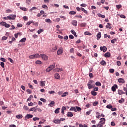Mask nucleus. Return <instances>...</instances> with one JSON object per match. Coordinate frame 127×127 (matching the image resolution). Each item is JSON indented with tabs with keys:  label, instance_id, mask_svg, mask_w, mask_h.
<instances>
[{
	"label": "nucleus",
	"instance_id": "obj_43",
	"mask_svg": "<svg viewBox=\"0 0 127 127\" xmlns=\"http://www.w3.org/2000/svg\"><path fill=\"white\" fill-rule=\"evenodd\" d=\"M46 72H47L48 73H49V72H50V71H52V70L51 69V68H50L49 67V66L46 69Z\"/></svg>",
	"mask_w": 127,
	"mask_h": 127
},
{
	"label": "nucleus",
	"instance_id": "obj_1",
	"mask_svg": "<svg viewBox=\"0 0 127 127\" xmlns=\"http://www.w3.org/2000/svg\"><path fill=\"white\" fill-rule=\"evenodd\" d=\"M94 83V80H89V82L87 84V87L88 89H92L94 88V86L92 85V84Z\"/></svg>",
	"mask_w": 127,
	"mask_h": 127
},
{
	"label": "nucleus",
	"instance_id": "obj_63",
	"mask_svg": "<svg viewBox=\"0 0 127 127\" xmlns=\"http://www.w3.org/2000/svg\"><path fill=\"white\" fill-rule=\"evenodd\" d=\"M91 114V111H89L86 112V116H89Z\"/></svg>",
	"mask_w": 127,
	"mask_h": 127
},
{
	"label": "nucleus",
	"instance_id": "obj_12",
	"mask_svg": "<svg viewBox=\"0 0 127 127\" xmlns=\"http://www.w3.org/2000/svg\"><path fill=\"white\" fill-rule=\"evenodd\" d=\"M66 116L69 118H72V117H73V113L70 112H68L66 114Z\"/></svg>",
	"mask_w": 127,
	"mask_h": 127
},
{
	"label": "nucleus",
	"instance_id": "obj_41",
	"mask_svg": "<svg viewBox=\"0 0 127 127\" xmlns=\"http://www.w3.org/2000/svg\"><path fill=\"white\" fill-rule=\"evenodd\" d=\"M84 34L85 35H92V33H91L88 31L85 32Z\"/></svg>",
	"mask_w": 127,
	"mask_h": 127
},
{
	"label": "nucleus",
	"instance_id": "obj_28",
	"mask_svg": "<svg viewBox=\"0 0 127 127\" xmlns=\"http://www.w3.org/2000/svg\"><path fill=\"white\" fill-rule=\"evenodd\" d=\"M53 123L55 124H60V120L58 119L55 120H54Z\"/></svg>",
	"mask_w": 127,
	"mask_h": 127
},
{
	"label": "nucleus",
	"instance_id": "obj_3",
	"mask_svg": "<svg viewBox=\"0 0 127 127\" xmlns=\"http://www.w3.org/2000/svg\"><path fill=\"white\" fill-rule=\"evenodd\" d=\"M64 50L62 47H61L59 48L58 52H57V55H62L63 54Z\"/></svg>",
	"mask_w": 127,
	"mask_h": 127
},
{
	"label": "nucleus",
	"instance_id": "obj_24",
	"mask_svg": "<svg viewBox=\"0 0 127 127\" xmlns=\"http://www.w3.org/2000/svg\"><path fill=\"white\" fill-rule=\"evenodd\" d=\"M77 21L73 20L72 21L71 24H72V25H74V26H77Z\"/></svg>",
	"mask_w": 127,
	"mask_h": 127
},
{
	"label": "nucleus",
	"instance_id": "obj_21",
	"mask_svg": "<svg viewBox=\"0 0 127 127\" xmlns=\"http://www.w3.org/2000/svg\"><path fill=\"white\" fill-rule=\"evenodd\" d=\"M69 95V93H68V92H65L62 95L61 97H66L67 95Z\"/></svg>",
	"mask_w": 127,
	"mask_h": 127
},
{
	"label": "nucleus",
	"instance_id": "obj_30",
	"mask_svg": "<svg viewBox=\"0 0 127 127\" xmlns=\"http://www.w3.org/2000/svg\"><path fill=\"white\" fill-rule=\"evenodd\" d=\"M34 57L35 59L36 58H39V57H40V55H39V54H36L34 55Z\"/></svg>",
	"mask_w": 127,
	"mask_h": 127
},
{
	"label": "nucleus",
	"instance_id": "obj_26",
	"mask_svg": "<svg viewBox=\"0 0 127 127\" xmlns=\"http://www.w3.org/2000/svg\"><path fill=\"white\" fill-rule=\"evenodd\" d=\"M16 119H22L23 118V116L21 114L18 115L16 116Z\"/></svg>",
	"mask_w": 127,
	"mask_h": 127
},
{
	"label": "nucleus",
	"instance_id": "obj_44",
	"mask_svg": "<svg viewBox=\"0 0 127 127\" xmlns=\"http://www.w3.org/2000/svg\"><path fill=\"white\" fill-rule=\"evenodd\" d=\"M25 41H26V38H23L20 40V42H24Z\"/></svg>",
	"mask_w": 127,
	"mask_h": 127
},
{
	"label": "nucleus",
	"instance_id": "obj_18",
	"mask_svg": "<svg viewBox=\"0 0 127 127\" xmlns=\"http://www.w3.org/2000/svg\"><path fill=\"white\" fill-rule=\"evenodd\" d=\"M70 32H71V33L72 34H73V35L75 36V37H77V33L75 32V31L74 30H71L70 31Z\"/></svg>",
	"mask_w": 127,
	"mask_h": 127
},
{
	"label": "nucleus",
	"instance_id": "obj_17",
	"mask_svg": "<svg viewBox=\"0 0 127 127\" xmlns=\"http://www.w3.org/2000/svg\"><path fill=\"white\" fill-rule=\"evenodd\" d=\"M54 77L55 79H60V75L59 73L55 74Z\"/></svg>",
	"mask_w": 127,
	"mask_h": 127
},
{
	"label": "nucleus",
	"instance_id": "obj_16",
	"mask_svg": "<svg viewBox=\"0 0 127 127\" xmlns=\"http://www.w3.org/2000/svg\"><path fill=\"white\" fill-rule=\"evenodd\" d=\"M118 94L119 95H125V93L122 90H118Z\"/></svg>",
	"mask_w": 127,
	"mask_h": 127
},
{
	"label": "nucleus",
	"instance_id": "obj_52",
	"mask_svg": "<svg viewBox=\"0 0 127 127\" xmlns=\"http://www.w3.org/2000/svg\"><path fill=\"white\" fill-rule=\"evenodd\" d=\"M0 66L2 67V68H4V62H1L0 63Z\"/></svg>",
	"mask_w": 127,
	"mask_h": 127
},
{
	"label": "nucleus",
	"instance_id": "obj_56",
	"mask_svg": "<svg viewBox=\"0 0 127 127\" xmlns=\"http://www.w3.org/2000/svg\"><path fill=\"white\" fill-rule=\"evenodd\" d=\"M117 65L118 66H121V61H117Z\"/></svg>",
	"mask_w": 127,
	"mask_h": 127
},
{
	"label": "nucleus",
	"instance_id": "obj_38",
	"mask_svg": "<svg viewBox=\"0 0 127 127\" xmlns=\"http://www.w3.org/2000/svg\"><path fill=\"white\" fill-rule=\"evenodd\" d=\"M43 31H44V30H43V29H40L38 30L37 32L38 34H40V33H41V32H43Z\"/></svg>",
	"mask_w": 127,
	"mask_h": 127
},
{
	"label": "nucleus",
	"instance_id": "obj_49",
	"mask_svg": "<svg viewBox=\"0 0 127 127\" xmlns=\"http://www.w3.org/2000/svg\"><path fill=\"white\" fill-rule=\"evenodd\" d=\"M33 120L35 122V121H39L40 119L39 118L35 117V118H33Z\"/></svg>",
	"mask_w": 127,
	"mask_h": 127
},
{
	"label": "nucleus",
	"instance_id": "obj_7",
	"mask_svg": "<svg viewBox=\"0 0 127 127\" xmlns=\"http://www.w3.org/2000/svg\"><path fill=\"white\" fill-rule=\"evenodd\" d=\"M100 50L101 51H103V52H106L108 50V49L106 46L100 47Z\"/></svg>",
	"mask_w": 127,
	"mask_h": 127
},
{
	"label": "nucleus",
	"instance_id": "obj_61",
	"mask_svg": "<svg viewBox=\"0 0 127 127\" xmlns=\"http://www.w3.org/2000/svg\"><path fill=\"white\" fill-rule=\"evenodd\" d=\"M40 100L44 103H46V100L44 98H41Z\"/></svg>",
	"mask_w": 127,
	"mask_h": 127
},
{
	"label": "nucleus",
	"instance_id": "obj_51",
	"mask_svg": "<svg viewBox=\"0 0 127 127\" xmlns=\"http://www.w3.org/2000/svg\"><path fill=\"white\" fill-rule=\"evenodd\" d=\"M61 68H56L54 70V72H60Z\"/></svg>",
	"mask_w": 127,
	"mask_h": 127
},
{
	"label": "nucleus",
	"instance_id": "obj_14",
	"mask_svg": "<svg viewBox=\"0 0 127 127\" xmlns=\"http://www.w3.org/2000/svg\"><path fill=\"white\" fill-rule=\"evenodd\" d=\"M91 95H92V96H94V97L98 95V93L96 91H94V90L91 92Z\"/></svg>",
	"mask_w": 127,
	"mask_h": 127
},
{
	"label": "nucleus",
	"instance_id": "obj_22",
	"mask_svg": "<svg viewBox=\"0 0 127 127\" xmlns=\"http://www.w3.org/2000/svg\"><path fill=\"white\" fill-rule=\"evenodd\" d=\"M36 108L37 107H35L30 109L29 110L30 112H36Z\"/></svg>",
	"mask_w": 127,
	"mask_h": 127
},
{
	"label": "nucleus",
	"instance_id": "obj_64",
	"mask_svg": "<svg viewBox=\"0 0 127 127\" xmlns=\"http://www.w3.org/2000/svg\"><path fill=\"white\" fill-rule=\"evenodd\" d=\"M42 62L40 61H37V62H36V64H41Z\"/></svg>",
	"mask_w": 127,
	"mask_h": 127
},
{
	"label": "nucleus",
	"instance_id": "obj_50",
	"mask_svg": "<svg viewBox=\"0 0 127 127\" xmlns=\"http://www.w3.org/2000/svg\"><path fill=\"white\" fill-rule=\"evenodd\" d=\"M109 72L110 73H113L115 72V69H114L113 68H111V69H109Z\"/></svg>",
	"mask_w": 127,
	"mask_h": 127
},
{
	"label": "nucleus",
	"instance_id": "obj_55",
	"mask_svg": "<svg viewBox=\"0 0 127 127\" xmlns=\"http://www.w3.org/2000/svg\"><path fill=\"white\" fill-rule=\"evenodd\" d=\"M116 7L118 8V9H120L121 7H122V5L119 4V5H116Z\"/></svg>",
	"mask_w": 127,
	"mask_h": 127
},
{
	"label": "nucleus",
	"instance_id": "obj_58",
	"mask_svg": "<svg viewBox=\"0 0 127 127\" xmlns=\"http://www.w3.org/2000/svg\"><path fill=\"white\" fill-rule=\"evenodd\" d=\"M96 127H103V124H101V123H99Z\"/></svg>",
	"mask_w": 127,
	"mask_h": 127
},
{
	"label": "nucleus",
	"instance_id": "obj_8",
	"mask_svg": "<svg viewBox=\"0 0 127 127\" xmlns=\"http://www.w3.org/2000/svg\"><path fill=\"white\" fill-rule=\"evenodd\" d=\"M105 122H106V119L104 118H102L100 119L99 124H101V125H104V124H105Z\"/></svg>",
	"mask_w": 127,
	"mask_h": 127
},
{
	"label": "nucleus",
	"instance_id": "obj_27",
	"mask_svg": "<svg viewBox=\"0 0 127 127\" xmlns=\"http://www.w3.org/2000/svg\"><path fill=\"white\" fill-rule=\"evenodd\" d=\"M79 25H80V26H81V27H85L86 26V25H87V23H82L80 24Z\"/></svg>",
	"mask_w": 127,
	"mask_h": 127
},
{
	"label": "nucleus",
	"instance_id": "obj_47",
	"mask_svg": "<svg viewBox=\"0 0 127 127\" xmlns=\"http://www.w3.org/2000/svg\"><path fill=\"white\" fill-rule=\"evenodd\" d=\"M106 108L107 109H112V108H113V106L112 105H111V104H109V105H107Z\"/></svg>",
	"mask_w": 127,
	"mask_h": 127
},
{
	"label": "nucleus",
	"instance_id": "obj_6",
	"mask_svg": "<svg viewBox=\"0 0 127 127\" xmlns=\"http://www.w3.org/2000/svg\"><path fill=\"white\" fill-rule=\"evenodd\" d=\"M118 81L119 82V83H120V84H125V79L123 78H119L118 79Z\"/></svg>",
	"mask_w": 127,
	"mask_h": 127
},
{
	"label": "nucleus",
	"instance_id": "obj_54",
	"mask_svg": "<svg viewBox=\"0 0 127 127\" xmlns=\"http://www.w3.org/2000/svg\"><path fill=\"white\" fill-rule=\"evenodd\" d=\"M0 60H1V61H2L3 62H6V59H5L3 58H1Z\"/></svg>",
	"mask_w": 127,
	"mask_h": 127
},
{
	"label": "nucleus",
	"instance_id": "obj_9",
	"mask_svg": "<svg viewBox=\"0 0 127 127\" xmlns=\"http://www.w3.org/2000/svg\"><path fill=\"white\" fill-rule=\"evenodd\" d=\"M112 90L113 92H115L116 89H118V85L117 84H114V86L112 87Z\"/></svg>",
	"mask_w": 127,
	"mask_h": 127
},
{
	"label": "nucleus",
	"instance_id": "obj_29",
	"mask_svg": "<svg viewBox=\"0 0 127 127\" xmlns=\"http://www.w3.org/2000/svg\"><path fill=\"white\" fill-rule=\"evenodd\" d=\"M51 69L53 70L55 68V64H54L53 65H50L49 66Z\"/></svg>",
	"mask_w": 127,
	"mask_h": 127
},
{
	"label": "nucleus",
	"instance_id": "obj_33",
	"mask_svg": "<svg viewBox=\"0 0 127 127\" xmlns=\"http://www.w3.org/2000/svg\"><path fill=\"white\" fill-rule=\"evenodd\" d=\"M69 14H70L71 15H74V14H76V12L74 11H70L69 12Z\"/></svg>",
	"mask_w": 127,
	"mask_h": 127
},
{
	"label": "nucleus",
	"instance_id": "obj_34",
	"mask_svg": "<svg viewBox=\"0 0 127 127\" xmlns=\"http://www.w3.org/2000/svg\"><path fill=\"white\" fill-rule=\"evenodd\" d=\"M31 23H34V21H33V20L27 22L26 25H30V24H31Z\"/></svg>",
	"mask_w": 127,
	"mask_h": 127
},
{
	"label": "nucleus",
	"instance_id": "obj_11",
	"mask_svg": "<svg viewBox=\"0 0 127 127\" xmlns=\"http://www.w3.org/2000/svg\"><path fill=\"white\" fill-rule=\"evenodd\" d=\"M40 86H41V87H45V81H40Z\"/></svg>",
	"mask_w": 127,
	"mask_h": 127
},
{
	"label": "nucleus",
	"instance_id": "obj_13",
	"mask_svg": "<svg viewBox=\"0 0 127 127\" xmlns=\"http://www.w3.org/2000/svg\"><path fill=\"white\" fill-rule=\"evenodd\" d=\"M102 37V35L100 32H99L97 34V40H99L100 38Z\"/></svg>",
	"mask_w": 127,
	"mask_h": 127
},
{
	"label": "nucleus",
	"instance_id": "obj_36",
	"mask_svg": "<svg viewBox=\"0 0 127 127\" xmlns=\"http://www.w3.org/2000/svg\"><path fill=\"white\" fill-rule=\"evenodd\" d=\"M31 99H33V96L32 95H30L29 96V98L27 99V102H28V101H31Z\"/></svg>",
	"mask_w": 127,
	"mask_h": 127
},
{
	"label": "nucleus",
	"instance_id": "obj_60",
	"mask_svg": "<svg viewBox=\"0 0 127 127\" xmlns=\"http://www.w3.org/2000/svg\"><path fill=\"white\" fill-rule=\"evenodd\" d=\"M23 109H24V110H25L26 111H28L29 108H28V107H27L26 106H24Z\"/></svg>",
	"mask_w": 127,
	"mask_h": 127
},
{
	"label": "nucleus",
	"instance_id": "obj_42",
	"mask_svg": "<svg viewBox=\"0 0 127 127\" xmlns=\"http://www.w3.org/2000/svg\"><path fill=\"white\" fill-rule=\"evenodd\" d=\"M20 9H22V10H23L24 11H26L27 10V9L25 7H20Z\"/></svg>",
	"mask_w": 127,
	"mask_h": 127
},
{
	"label": "nucleus",
	"instance_id": "obj_31",
	"mask_svg": "<svg viewBox=\"0 0 127 127\" xmlns=\"http://www.w3.org/2000/svg\"><path fill=\"white\" fill-rule=\"evenodd\" d=\"M46 22H47L48 23H52V21L50 20V19H45Z\"/></svg>",
	"mask_w": 127,
	"mask_h": 127
},
{
	"label": "nucleus",
	"instance_id": "obj_48",
	"mask_svg": "<svg viewBox=\"0 0 127 127\" xmlns=\"http://www.w3.org/2000/svg\"><path fill=\"white\" fill-rule=\"evenodd\" d=\"M6 23L5 22L2 21L0 23V24L2 25V26H5Z\"/></svg>",
	"mask_w": 127,
	"mask_h": 127
},
{
	"label": "nucleus",
	"instance_id": "obj_57",
	"mask_svg": "<svg viewBox=\"0 0 127 127\" xmlns=\"http://www.w3.org/2000/svg\"><path fill=\"white\" fill-rule=\"evenodd\" d=\"M12 12L11 10H10L9 9H8L6 10V13H10V12Z\"/></svg>",
	"mask_w": 127,
	"mask_h": 127
},
{
	"label": "nucleus",
	"instance_id": "obj_40",
	"mask_svg": "<svg viewBox=\"0 0 127 127\" xmlns=\"http://www.w3.org/2000/svg\"><path fill=\"white\" fill-rule=\"evenodd\" d=\"M76 111H77V112H80L81 111V107H78V106H76Z\"/></svg>",
	"mask_w": 127,
	"mask_h": 127
},
{
	"label": "nucleus",
	"instance_id": "obj_32",
	"mask_svg": "<svg viewBox=\"0 0 127 127\" xmlns=\"http://www.w3.org/2000/svg\"><path fill=\"white\" fill-rule=\"evenodd\" d=\"M82 10V11H83L84 12V13H86V14H88V11L87 10H86L85 9V8H83V7H81L80 8Z\"/></svg>",
	"mask_w": 127,
	"mask_h": 127
},
{
	"label": "nucleus",
	"instance_id": "obj_35",
	"mask_svg": "<svg viewBox=\"0 0 127 127\" xmlns=\"http://www.w3.org/2000/svg\"><path fill=\"white\" fill-rule=\"evenodd\" d=\"M35 9H37V7L34 6L32 8H31V9H29V11H30L31 12H32V10H34Z\"/></svg>",
	"mask_w": 127,
	"mask_h": 127
},
{
	"label": "nucleus",
	"instance_id": "obj_10",
	"mask_svg": "<svg viewBox=\"0 0 127 127\" xmlns=\"http://www.w3.org/2000/svg\"><path fill=\"white\" fill-rule=\"evenodd\" d=\"M104 56L105 57H106V58H109L111 57V54L110 53V52H107L105 54Z\"/></svg>",
	"mask_w": 127,
	"mask_h": 127
},
{
	"label": "nucleus",
	"instance_id": "obj_45",
	"mask_svg": "<svg viewBox=\"0 0 127 127\" xmlns=\"http://www.w3.org/2000/svg\"><path fill=\"white\" fill-rule=\"evenodd\" d=\"M4 27H6V28H8L9 27H10V25L6 23V24H5Z\"/></svg>",
	"mask_w": 127,
	"mask_h": 127
},
{
	"label": "nucleus",
	"instance_id": "obj_4",
	"mask_svg": "<svg viewBox=\"0 0 127 127\" xmlns=\"http://www.w3.org/2000/svg\"><path fill=\"white\" fill-rule=\"evenodd\" d=\"M15 17H16V15H10V16L7 17V19H9L10 20H14V19H15Z\"/></svg>",
	"mask_w": 127,
	"mask_h": 127
},
{
	"label": "nucleus",
	"instance_id": "obj_2",
	"mask_svg": "<svg viewBox=\"0 0 127 127\" xmlns=\"http://www.w3.org/2000/svg\"><path fill=\"white\" fill-rule=\"evenodd\" d=\"M40 57L45 61H47V60H48V56L44 54H40Z\"/></svg>",
	"mask_w": 127,
	"mask_h": 127
},
{
	"label": "nucleus",
	"instance_id": "obj_53",
	"mask_svg": "<svg viewBox=\"0 0 127 127\" xmlns=\"http://www.w3.org/2000/svg\"><path fill=\"white\" fill-rule=\"evenodd\" d=\"M93 91L95 92H97V91H99V87H96L93 89Z\"/></svg>",
	"mask_w": 127,
	"mask_h": 127
},
{
	"label": "nucleus",
	"instance_id": "obj_62",
	"mask_svg": "<svg viewBox=\"0 0 127 127\" xmlns=\"http://www.w3.org/2000/svg\"><path fill=\"white\" fill-rule=\"evenodd\" d=\"M74 48H72L70 49V53H74Z\"/></svg>",
	"mask_w": 127,
	"mask_h": 127
},
{
	"label": "nucleus",
	"instance_id": "obj_23",
	"mask_svg": "<svg viewBox=\"0 0 127 127\" xmlns=\"http://www.w3.org/2000/svg\"><path fill=\"white\" fill-rule=\"evenodd\" d=\"M96 86H98V87H101L102 86V84L101 83V82L100 81H97L95 83Z\"/></svg>",
	"mask_w": 127,
	"mask_h": 127
},
{
	"label": "nucleus",
	"instance_id": "obj_39",
	"mask_svg": "<svg viewBox=\"0 0 127 127\" xmlns=\"http://www.w3.org/2000/svg\"><path fill=\"white\" fill-rule=\"evenodd\" d=\"M98 104H99V102H98V101H95L93 103V106H94V107H96V106H98Z\"/></svg>",
	"mask_w": 127,
	"mask_h": 127
},
{
	"label": "nucleus",
	"instance_id": "obj_59",
	"mask_svg": "<svg viewBox=\"0 0 127 127\" xmlns=\"http://www.w3.org/2000/svg\"><path fill=\"white\" fill-rule=\"evenodd\" d=\"M7 39V37L3 36L1 38V40H6Z\"/></svg>",
	"mask_w": 127,
	"mask_h": 127
},
{
	"label": "nucleus",
	"instance_id": "obj_5",
	"mask_svg": "<svg viewBox=\"0 0 127 127\" xmlns=\"http://www.w3.org/2000/svg\"><path fill=\"white\" fill-rule=\"evenodd\" d=\"M33 115L31 114H27L25 117V120H28V119H32Z\"/></svg>",
	"mask_w": 127,
	"mask_h": 127
},
{
	"label": "nucleus",
	"instance_id": "obj_15",
	"mask_svg": "<svg viewBox=\"0 0 127 127\" xmlns=\"http://www.w3.org/2000/svg\"><path fill=\"white\" fill-rule=\"evenodd\" d=\"M100 64H101V65H102V66H106L107 63H106V62L104 60H103L100 62Z\"/></svg>",
	"mask_w": 127,
	"mask_h": 127
},
{
	"label": "nucleus",
	"instance_id": "obj_46",
	"mask_svg": "<svg viewBox=\"0 0 127 127\" xmlns=\"http://www.w3.org/2000/svg\"><path fill=\"white\" fill-rule=\"evenodd\" d=\"M29 58L30 59H35V58H34V55H32L29 56Z\"/></svg>",
	"mask_w": 127,
	"mask_h": 127
},
{
	"label": "nucleus",
	"instance_id": "obj_37",
	"mask_svg": "<svg viewBox=\"0 0 127 127\" xmlns=\"http://www.w3.org/2000/svg\"><path fill=\"white\" fill-rule=\"evenodd\" d=\"M125 102V99L122 98L121 99L119 100V103L122 104V103H124Z\"/></svg>",
	"mask_w": 127,
	"mask_h": 127
},
{
	"label": "nucleus",
	"instance_id": "obj_25",
	"mask_svg": "<svg viewBox=\"0 0 127 127\" xmlns=\"http://www.w3.org/2000/svg\"><path fill=\"white\" fill-rule=\"evenodd\" d=\"M59 111H60V108H58L55 110V114H59L60 113Z\"/></svg>",
	"mask_w": 127,
	"mask_h": 127
},
{
	"label": "nucleus",
	"instance_id": "obj_19",
	"mask_svg": "<svg viewBox=\"0 0 127 127\" xmlns=\"http://www.w3.org/2000/svg\"><path fill=\"white\" fill-rule=\"evenodd\" d=\"M69 111H74V112L77 113V110L76 109V107H71L69 109Z\"/></svg>",
	"mask_w": 127,
	"mask_h": 127
},
{
	"label": "nucleus",
	"instance_id": "obj_20",
	"mask_svg": "<svg viewBox=\"0 0 127 127\" xmlns=\"http://www.w3.org/2000/svg\"><path fill=\"white\" fill-rule=\"evenodd\" d=\"M54 105H55V102L54 101H51V103L49 104V107H53V106H54Z\"/></svg>",
	"mask_w": 127,
	"mask_h": 127
}]
</instances>
